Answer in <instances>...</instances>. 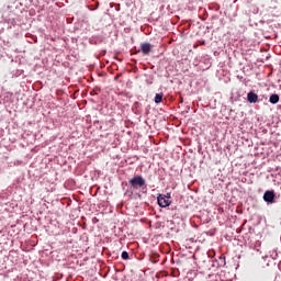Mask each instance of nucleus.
<instances>
[{"mask_svg": "<svg viewBox=\"0 0 281 281\" xmlns=\"http://www.w3.org/2000/svg\"><path fill=\"white\" fill-rule=\"evenodd\" d=\"M128 183L134 190H139V188H144V186H146V180L142 176H134L130 179Z\"/></svg>", "mask_w": 281, "mask_h": 281, "instance_id": "obj_1", "label": "nucleus"}, {"mask_svg": "<svg viewBox=\"0 0 281 281\" xmlns=\"http://www.w3.org/2000/svg\"><path fill=\"white\" fill-rule=\"evenodd\" d=\"M157 201L160 207H169L172 203L168 198H166V194H159Z\"/></svg>", "mask_w": 281, "mask_h": 281, "instance_id": "obj_2", "label": "nucleus"}, {"mask_svg": "<svg viewBox=\"0 0 281 281\" xmlns=\"http://www.w3.org/2000/svg\"><path fill=\"white\" fill-rule=\"evenodd\" d=\"M263 201L268 204L276 203V193L273 191H266L263 193Z\"/></svg>", "mask_w": 281, "mask_h": 281, "instance_id": "obj_3", "label": "nucleus"}, {"mask_svg": "<svg viewBox=\"0 0 281 281\" xmlns=\"http://www.w3.org/2000/svg\"><path fill=\"white\" fill-rule=\"evenodd\" d=\"M150 49H153V45H150V43L140 44V52L144 56H148V54H150Z\"/></svg>", "mask_w": 281, "mask_h": 281, "instance_id": "obj_4", "label": "nucleus"}, {"mask_svg": "<svg viewBox=\"0 0 281 281\" xmlns=\"http://www.w3.org/2000/svg\"><path fill=\"white\" fill-rule=\"evenodd\" d=\"M247 100L250 104H256L258 102V94L256 92H248Z\"/></svg>", "mask_w": 281, "mask_h": 281, "instance_id": "obj_5", "label": "nucleus"}, {"mask_svg": "<svg viewBox=\"0 0 281 281\" xmlns=\"http://www.w3.org/2000/svg\"><path fill=\"white\" fill-rule=\"evenodd\" d=\"M270 104H278L280 102V95L278 94H271L269 98Z\"/></svg>", "mask_w": 281, "mask_h": 281, "instance_id": "obj_6", "label": "nucleus"}, {"mask_svg": "<svg viewBox=\"0 0 281 281\" xmlns=\"http://www.w3.org/2000/svg\"><path fill=\"white\" fill-rule=\"evenodd\" d=\"M164 100V94H162V92L161 93H156V95H155V99H154V102L156 103V104H161V101Z\"/></svg>", "mask_w": 281, "mask_h": 281, "instance_id": "obj_7", "label": "nucleus"}, {"mask_svg": "<svg viewBox=\"0 0 281 281\" xmlns=\"http://www.w3.org/2000/svg\"><path fill=\"white\" fill-rule=\"evenodd\" d=\"M216 262L217 267H225V265H227V262L225 261V256H220Z\"/></svg>", "mask_w": 281, "mask_h": 281, "instance_id": "obj_8", "label": "nucleus"}, {"mask_svg": "<svg viewBox=\"0 0 281 281\" xmlns=\"http://www.w3.org/2000/svg\"><path fill=\"white\" fill-rule=\"evenodd\" d=\"M121 258L123 260H128V252L127 251H123L122 255H121Z\"/></svg>", "mask_w": 281, "mask_h": 281, "instance_id": "obj_9", "label": "nucleus"}, {"mask_svg": "<svg viewBox=\"0 0 281 281\" xmlns=\"http://www.w3.org/2000/svg\"><path fill=\"white\" fill-rule=\"evenodd\" d=\"M273 260L278 258V250H273V254L270 255Z\"/></svg>", "mask_w": 281, "mask_h": 281, "instance_id": "obj_10", "label": "nucleus"}, {"mask_svg": "<svg viewBox=\"0 0 281 281\" xmlns=\"http://www.w3.org/2000/svg\"><path fill=\"white\" fill-rule=\"evenodd\" d=\"M166 199L170 201V193H167Z\"/></svg>", "mask_w": 281, "mask_h": 281, "instance_id": "obj_11", "label": "nucleus"}]
</instances>
